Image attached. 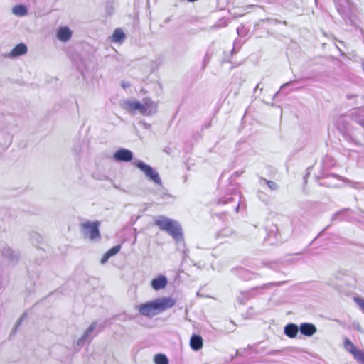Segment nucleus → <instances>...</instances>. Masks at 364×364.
<instances>
[{
    "instance_id": "nucleus-26",
    "label": "nucleus",
    "mask_w": 364,
    "mask_h": 364,
    "mask_svg": "<svg viewBox=\"0 0 364 364\" xmlns=\"http://www.w3.org/2000/svg\"><path fill=\"white\" fill-rule=\"evenodd\" d=\"M351 210L350 208H343L341 210L334 213L331 218L332 221L335 220H342L345 218V215H346L347 213L350 212Z\"/></svg>"
},
{
    "instance_id": "nucleus-51",
    "label": "nucleus",
    "mask_w": 364,
    "mask_h": 364,
    "mask_svg": "<svg viewBox=\"0 0 364 364\" xmlns=\"http://www.w3.org/2000/svg\"><path fill=\"white\" fill-rule=\"evenodd\" d=\"M168 150H169V148H166V149H164V151H165V152H166V153H168V154H169Z\"/></svg>"
},
{
    "instance_id": "nucleus-9",
    "label": "nucleus",
    "mask_w": 364,
    "mask_h": 364,
    "mask_svg": "<svg viewBox=\"0 0 364 364\" xmlns=\"http://www.w3.org/2000/svg\"><path fill=\"white\" fill-rule=\"evenodd\" d=\"M316 178L320 180V181H318V184L321 186H326L328 188L338 187V185L333 181L335 179L343 181V177L337 174L322 175L320 177L316 176Z\"/></svg>"
},
{
    "instance_id": "nucleus-44",
    "label": "nucleus",
    "mask_w": 364,
    "mask_h": 364,
    "mask_svg": "<svg viewBox=\"0 0 364 364\" xmlns=\"http://www.w3.org/2000/svg\"><path fill=\"white\" fill-rule=\"evenodd\" d=\"M77 69L79 70V71L82 73H83V65H82V64H79V65L77 64Z\"/></svg>"
},
{
    "instance_id": "nucleus-31",
    "label": "nucleus",
    "mask_w": 364,
    "mask_h": 364,
    "mask_svg": "<svg viewBox=\"0 0 364 364\" xmlns=\"http://www.w3.org/2000/svg\"><path fill=\"white\" fill-rule=\"evenodd\" d=\"M120 249H121V245H115V246L112 247L111 249H109L107 252L108 253V255L110 257H112V256L115 255L116 254H117L119 252Z\"/></svg>"
},
{
    "instance_id": "nucleus-46",
    "label": "nucleus",
    "mask_w": 364,
    "mask_h": 364,
    "mask_svg": "<svg viewBox=\"0 0 364 364\" xmlns=\"http://www.w3.org/2000/svg\"><path fill=\"white\" fill-rule=\"evenodd\" d=\"M357 95H346V97L348 99V100H350V99H353L354 97H355Z\"/></svg>"
},
{
    "instance_id": "nucleus-48",
    "label": "nucleus",
    "mask_w": 364,
    "mask_h": 364,
    "mask_svg": "<svg viewBox=\"0 0 364 364\" xmlns=\"http://www.w3.org/2000/svg\"><path fill=\"white\" fill-rule=\"evenodd\" d=\"M259 84H257V86L254 89V92L255 93L257 90L259 88Z\"/></svg>"
},
{
    "instance_id": "nucleus-49",
    "label": "nucleus",
    "mask_w": 364,
    "mask_h": 364,
    "mask_svg": "<svg viewBox=\"0 0 364 364\" xmlns=\"http://www.w3.org/2000/svg\"><path fill=\"white\" fill-rule=\"evenodd\" d=\"M208 60H209V58H208V57L206 55V56L205 57V58H204V62H205V63L207 61H208Z\"/></svg>"
},
{
    "instance_id": "nucleus-3",
    "label": "nucleus",
    "mask_w": 364,
    "mask_h": 364,
    "mask_svg": "<svg viewBox=\"0 0 364 364\" xmlns=\"http://www.w3.org/2000/svg\"><path fill=\"white\" fill-rule=\"evenodd\" d=\"M133 164L136 168H138L144 173L146 177L150 181L153 182L156 186H162V181L160 178L159 173L155 169H154L151 166L146 164V163L141 161H134Z\"/></svg>"
},
{
    "instance_id": "nucleus-10",
    "label": "nucleus",
    "mask_w": 364,
    "mask_h": 364,
    "mask_svg": "<svg viewBox=\"0 0 364 364\" xmlns=\"http://www.w3.org/2000/svg\"><path fill=\"white\" fill-rule=\"evenodd\" d=\"M133 155L130 150L120 148L114 154L113 159L118 162H129L133 159Z\"/></svg>"
},
{
    "instance_id": "nucleus-37",
    "label": "nucleus",
    "mask_w": 364,
    "mask_h": 364,
    "mask_svg": "<svg viewBox=\"0 0 364 364\" xmlns=\"http://www.w3.org/2000/svg\"><path fill=\"white\" fill-rule=\"evenodd\" d=\"M247 349H252V353H254V354H259V353H262V350L257 349V348H254V346H248L247 348L244 349V351H246Z\"/></svg>"
},
{
    "instance_id": "nucleus-40",
    "label": "nucleus",
    "mask_w": 364,
    "mask_h": 364,
    "mask_svg": "<svg viewBox=\"0 0 364 364\" xmlns=\"http://www.w3.org/2000/svg\"><path fill=\"white\" fill-rule=\"evenodd\" d=\"M312 169V166H309L307 169H306V173L305 174V176H304V183H306V180H307V178L309 176L310 173H311V171Z\"/></svg>"
},
{
    "instance_id": "nucleus-43",
    "label": "nucleus",
    "mask_w": 364,
    "mask_h": 364,
    "mask_svg": "<svg viewBox=\"0 0 364 364\" xmlns=\"http://www.w3.org/2000/svg\"><path fill=\"white\" fill-rule=\"evenodd\" d=\"M357 361L360 364H364V353L360 355V358H359Z\"/></svg>"
},
{
    "instance_id": "nucleus-23",
    "label": "nucleus",
    "mask_w": 364,
    "mask_h": 364,
    "mask_svg": "<svg viewBox=\"0 0 364 364\" xmlns=\"http://www.w3.org/2000/svg\"><path fill=\"white\" fill-rule=\"evenodd\" d=\"M259 183L261 186H267L268 188L273 191H278L279 186L274 181L267 180L263 177L259 178Z\"/></svg>"
},
{
    "instance_id": "nucleus-2",
    "label": "nucleus",
    "mask_w": 364,
    "mask_h": 364,
    "mask_svg": "<svg viewBox=\"0 0 364 364\" xmlns=\"http://www.w3.org/2000/svg\"><path fill=\"white\" fill-rule=\"evenodd\" d=\"M122 107L132 114L138 111L144 116L152 115L157 110L156 105L149 98H144L142 102L133 99L127 100L124 102Z\"/></svg>"
},
{
    "instance_id": "nucleus-27",
    "label": "nucleus",
    "mask_w": 364,
    "mask_h": 364,
    "mask_svg": "<svg viewBox=\"0 0 364 364\" xmlns=\"http://www.w3.org/2000/svg\"><path fill=\"white\" fill-rule=\"evenodd\" d=\"M12 11L16 16H23L27 14V9L24 5L18 4L13 8Z\"/></svg>"
},
{
    "instance_id": "nucleus-42",
    "label": "nucleus",
    "mask_w": 364,
    "mask_h": 364,
    "mask_svg": "<svg viewBox=\"0 0 364 364\" xmlns=\"http://www.w3.org/2000/svg\"><path fill=\"white\" fill-rule=\"evenodd\" d=\"M140 124L143 125V127L145 128V129H150L151 128V124L144 122V121H141L140 122Z\"/></svg>"
},
{
    "instance_id": "nucleus-8",
    "label": "nucleus",
    "mask_w": 364,
    "mask_h": 364,
    "mask_svg": "<svg viewBox=\"0 0 364 364\" xmlns=\"http://www.w3.org/2000/svg\"><path fill=\"white\" fill-rule=\"evenodd\" d=\"M265 241L269 245H274L282 242V239L277 225H272L267 230Z\"/></svg>"
},
{
    "instance_id": "nucleus-54",
    "label": "nucleus",
    "mask_w": 364,
    "mask_h": 364,
    "mask_svg": "<svg viewBox=\"0 0 364 364\" xmlns=\"http://www.w3.org/2000/svg\"><path fill=\"white\" fill-rule=\"evenodd\" d=\"M237 355H239V351L238 350L236 351L235 356Z\"/></svg>"
},
{
    "instance_id": "nucleus-24",
    "label": "nucleus",
    "mask_w": 364,
    "mask_h": 364,
    "mask_svg": "<svg viewBox=\"0 0 364 364\" xmlns=\"http://www.w3.org/2000/svg\"><path fill=\"white\" fill-rule=\"evenodd\" d=\"M156 195L166 203L173 198L171 194L167 193L166 190H165L162 186L156 191Z\"/></svg>"
},
{
    "instance_id": "nucleus-7",
    "label": "nucleus",
    "mask_w": 364,
    "mask_h": 364,
    "mask_svg": "<svg viewBox=\"0 0 364 364\" xmlns=\"http://www.w3.org/2000/svg\"><path fill=\"white\" fill-rule=\"evenodd\" d=\"M230 191V193H228L227 196H223L219 198L218 204H229L233 203L235 205L232 208L235 210L236 212H238L240 208V202L239 200L241 198L240 193L236 188L229 189Z\"/></svg>"
},
{
    "instance_id": "nucleus-16",
    "label": "nucleus",
    "mask_w": 364,
    "mask_h": 364,
    "mask_svg": "<svg viewBox=\"0 0 364 364\" xmlns=\"http://www.w3.org/2000/svg\"><path fill=\"white\" fill-rule=\"evenodd\" d=\"M27 50L28 48L26 44L19 43L12 49L7 56L11 58H16L26 54Z\"/></svg>"
},
{
    "instance_id": "nucleus-50",
    "label": "nucleus",
    "mask_w": 364,
    "mask_h": 364,
    "mask_svg": "<svg viewBox=\"0 0 364 364\" xmlns=\"http://www.w3.org/2000/svg\"><path fill=\"white\" fill-rule=\"evenodd\" d=\"M241 173H242L235 172V173H234V174H233V175H234V176H240V174H241Z\"/></svg>"
},
{
    "instance_id": "nucleus-33",
    "label": "nucleus",
    "mask_w": 364,
    "mask_h": 364,
    "mask_svg": "<svg viewBox=\"0 0 364 364\" xmlns=\"http://www.w3.org/2000/svg\"><path fill=\"white\" fill-rule=\"evenodd\" d=\"M231 234V230L229 228H224L221 230L218 233V236L219 237H228Z\"/></svg>"
},
{
    "instance_id": "nucleus-39",
    "label": "nucleus",
    "mask_w": 364,
    "mask_h": 364,
    "mask_svg": "<svg viewBox=\"0 0 364 364\" xmlns=\"http://www.w3.org/2000/svg\"><path fill=\"white\" fill-rule=\"evenodd\" d=\"M111 257L108 255L107 252H105L103 255V257H102L100 262L102 264H105L107 262V260L110 258Z\"/></svg>"
},
{
    "instance_id": "nucleus-47",
    "label": "nucleus",
    "mask_w": 364,
    "mask_h": 364,
    "mask_svg": "<svg viewBox=\"0 0 364 364\" xmlns=\"http://www.w3.org/2000/svg\"><path fill=\"white\" fill-rule=\"evenodd\" d=\"M24 315L19 319L18 322L16 324V327L20 325V323L21 322L23 318Z\"/></svg>"
},
{
    "instance_id": "nucleus-11",
    "label": "nucleus",
    "mask_w": 364,
    "mask_h": 364,
    "mask_svg": "<svg viewBox=\"0 0 364 364\" xmlns=\"http://www.w3.org/2000/svg\"><path fill=\"white\" fill-rule=\"evenodd\" d=\"M232 272L235 274L240 279L249 281L256 278L258 274L254 273L244 267H236L232 269Z\"/></svg>"
},
{
    "instance_id": "nucleus-55",
    "label": "nucleus",
    "mask_w": 364,
    "mask_h": 364,
    "mask_svg": "<svg viewBox=\"0 0 364 364\" xmlns=\"http://www.w3.org/2000/svg\"><path fill=\"white\" fill-rule=\"evenodd\" d=\"M279 91H278L277 92H276V94L274 95V97L277 96L278 94H279Z\"/></svg>"
},
{
    "instance_id": "nucleus-28",
    "label": "nucleus",
    "mask_w": 364,
    "mask_h": 364,
    "mask_svg": "<svg viewBox=\"0 0 364 364\" xmlns=\"http://www.w3.org/2000/svg\"><path fill=\"white\" fill-rule=\"evenodd\" d=\"M154 361L155 364H169L167 356L162 353H158L154 356Z\"/></svg>"
},
{
    "instance_id": "nucleus-5",
    "label": "nucleus",
    "mask_w": 364,
    "mask_h": 364,
    "mask_svg": "<svg viewBox=\"0 0 364 364\" xmlns=\"http://www.w3.org/2000/svg\"><path fill=\"white\" fill-rule=\"evenodd\" d=\"M285 283H286V282H269V283L264 284L261 286H257V287H253L249 290H247V291H245L242 292L244 293L245 296L246 297V299L248 301L259 294H263V292L265 290L271 289L274 287L281 286Z\"/></svg>"
},
{
    "instance_id": "nucleus-6",
    "label": "nucleus",
    "mask_w": 364,
    "mask_h": 364,
    "mask_svg": "<svg viewBox=\"0 0 364 364\" xmlns=\"http://www.w3.org/2000/svg\"><path fill=\"white\" fill-rule=\"evenodd\" d=\"M338 12L344 20L353 22L352 16L354 12V6L350 0H343L336 4Z\"/></svg>"
},
{
    "instance_id": "nucleus-53",
    "label": "nucleus",
    "mask_w": 364,
    "mask_h": 364,
    "mask_svg": "<svg viewBox=\"0 0 364 364\" xmlns=\"http://www.w3.org/2000/svg\"><path fill=\"white\" fill-rule=\"evenodd\" d=\"M237 32L238 34H240V28H237Z\"/></svg>"
},
{
    "instance_id": "nucleus-22",
    "label": "nucleus",
    "mask_w": 364,
    "mask_h": 364,
    "mask_svg": "<svg viewBox=\"0 0 364 364\" xmlns=\"http://www.w3.org/2000/svg\"><path fill=\"white\" fill-rule=\"evenodd\" d=\"M2 255L6 258L10 263H14L18 259V254L9 247H4L2 250Z\"/></svg>"
},
{
    "instance_id": "nucleus-15",
    "label": "nucleus",
    "mask_w": 364,
    "mask_h": 364,
    "mask_svg": "<svg viewBox=\"0 0 364 364\" xmlns=\"http://www.w3.org/2000/svg\"><path fill=\"white\" fill-rule=\"evenodd\" d=\"M299 330L302 335L310 337L316 332V327L311 323H302L299 327Z\"/></svg>"
},
{
    "instance_id": "nucleus-32",
    "label": "nucleus",
    "mask_w": 364,
    "mask_h": 364,
    "mask_svg": "<svg viewBox=\"0 0 364 364\" xmlns=\"http://www.w3.org/2000/svg\"><path fill=\"white\" fill-rule=\"evenodd\" d=\"M105 10H106V13L108 15H112L114 13V8L112 2H107L106 3Z\"/></svg>"
},
{
    "instance_id": "nucleus-18",
    "label": "nucleus",
    "mask_w": 364,
    "mask_h": 364,
    "mask_svg": "<svg viewBox=\"0 0 364 364\" xmlns=\"http://www.w3.org/2000/svg\"><path fill=\"white\" fill-rule=\"evenodd\" d=\"M72 31L68 27H60L57 32V38L62 42H66L70 39Z\"/></svg>"
},
{
    "instance_id": "nucleus-21",
    "label": "nucleus",
    "mask_w": 364,
    "mask_h": 364,
    "mask_svg": "<svg viewBox=\"0 0 364 364\" xmlns=\"http://www.w3.org/2000/svg\"><path fill=\"white\" fill-rule=\"evenodd\" d=\"M173 220L168 218L165 216H159L157 220L155 221V224L159 226L161 230L166 231L171 226V223Z\"/></svg>"
},
{
    "instance_id": "nucleus-25",
    "label": "nucleus",
    "mask_w": 364,
    "mask_h": 364,
    "mask_svg": "<svg viewBox=\"0 0 364 364\" xmlns=\"http://www.w3.org/2000/svg\"><path fill=\"white\" fill-rule=\"evenodd\" d=\"M125 38V34L124 31L120 29L117 28L114 30L112 37V41L114 43H119L122 42Z\"/></svg>"
},
{
    "instance_id": "nucleus-35",
    "label": "nucleus",
    "mask_w": 364,
    "mask_h": 364,
    "mask_svg": "<svg viewBox=\"0 0 364 364\" xmlns=\"http://www.w3.org/2000/svg\"><path fill=\"white\" fill-rule=\"evenodd\" d=\"M237 301L240 304H245L247 301V299L245 296L244 293L242 291H241L240 295L237 296Z\"/></svg>"
},
{
    "instance_id": "nucleus-20",
    "label": "nucleus",
    "mask_w": 364,
    "mask_h": 364,
    "mask_svg": "<svg viewBox=\"0 0 364 364\" xmlns=\"http://www.w3.org/2000/svg\"><path fill=\"white\" fill-rule=\"evenodd\" d=\"M190 346L191 348L195 351L200 350L203 347L202 337L200 335L193 334L190 339Z\"/></svg>"
},
{
    "instance_id": "nucleus-52",
    "label": "nucleus",
    "mask_w": 364,
    "mask_h": 364,
    "mask_svg": "<svg viewBox=\"0 0 364 364\" xmlns=\"http://www.w3.org/2000/svg\"><path fill=\"white\" fill-rule=\"evenodd\" d=\"M275 352H276V351H274V352L269 353V355H274Z\"/></svg>"
},
{
    "instance_id": "nucleus-14",
    "label": "nucleus",
    "mask_w": 364,
    "mask_h": 364,
    "mask_svg": "<svg viewBox=\"0 0 364 364\" xmlns=\"http://www.w3.org/2000/svg\"><path fill=\"white\" fill-rule=\"evenodd\" d=\"M97 326L96 322H92L89 328L85 331L83 336L77 341V345L82 347L87 341H90L93 336L92 333Z\"/></svg>"
},
{
    "instance_id": "nucleus-41",
    "label": "nucleus",
    "mask_w": 364,
    "mask_h": 364,
    "mask_svg": "<svg viewBox=\"0 0 364 364\" xmlns=\"http://www.w3.org/2000/svg\"><path fill=\"white\" fill-rule=\"evenodd\" d=\"M121 85L124 89H127L131 86V84L128 81H122Z\"/></svg>"
},
{
    "instance_id": "nucleus-1",
    "label": "nucleus",
    "mask_w": 364,
    "mask_h": 364,
    "mask_svg": "<svg viewBox=\"0 0 364 364\" xmlns=\"http://www.w3.org/2000/svg\"><path fill=\"white\" fill-rule=\"evenodd\" d=\"M176 301L171 297H161L139 306L140 314L152 317L169 308L173 307Z\"/></svg>"
},
{
    "instance_id": "nucleus-13",
    "label": "nucleus",
    "mask_w": 364,
    "mask_h": 364,
    "mask_svg": "<svg viewBox=\"0 0 364 364\" xmlns=\"http://www.w3.org/2000/svg\"><path fill=\"white\" fill-rule=\"evenodd\" d=\"M344 348L348 352L353 355L356 360L360 358V355L364 353V350H358L351 341L347 338L344 340Z\"/></svg>"
},
{
    "instance_id": "nucleus-56",
    "label": "nucleus",
    "mask_w": 364,
    "mask_h": 364,
    "mask_svg": "<svg viewBox=\"0 0 364 364\" xmlns=\"http://www.w3.org/2000/svg\"><path fill=\"white\" fill-rule=\"evenodd\" d=\"M314 1H315L316 4H317V0H314Z\"/></svg>"
},
{
    "instance_id": "nucleus-19",
    "label": "nucleus",
    "mask_w": 364,
    "mask_h": 364,
    "mask_svg": "<svg viewBox=\"0 0 364 364\" xmlns=\"http://www.w3.org/2000/svg\"><path fill=\"white\" fill-rule=\"evenodd\" d=\"M167 279L165 276L161 275L154 278L151 281V287L154 290H159L164 289L167 284Z\"/></svg>"
},
{
    "instance_id": "nucleus-4",
    "label": "nucleus",
    "mask_w": 364,
    "mask_h": 364,
    "mask_svg": "<svg viewBox=\"0 0 364 364\" xmlns=\"http://www.w3.org/2000/svg\"><path fill=\"white\" fill-rule=\"evenodd\" d=\"M100 222L86 221L81 224V231L85 237L90 240L100 239V232L99 230Z\"/></svg>"
},
{
    "instance_id": "nucleus-38",
    "label": "nucleus",
    "mask_w": 364,
    "mask_h": 364,
    "mask_svg": "<svg viewBox=\"0 0 364 364\" xmlns=\"http://www.w3.org/2000/svg\"><path fill=\"white\" fill-rule=\"evenodd\" d=\"M296 82V80H294V81H293V80H291V81H289V82H286V83L283 84V85L280 87V90H279V91L283 90L285 87H289V86H291V85H292L295 84Z\"/></svg>"
},
{
    "instance_id": "nucleus-12",
    "label": "nucleus",
    "mask_w": 364,
    "mask_h": 364,
    "mask_svg": "<svg viewBox=\"0 0 364 364\" xmlns=\"http://www.w3.org/2000/svg\"><path fill=\"white\" fill-rule=\"evenodd\" d=\"M166 232L171 235L176 241H180L183 237L182 228L180 224L176 220L171 223L170 228L167 229Z\"/></svg>"
},
{
    "instance_id": "nucleus-36",
    "label": "nucleus",
    "mask_w": 364,
    "mask_h": 364,
    "mask_svg": "<svg viewBox=\"0 0 364 364\" xmlns=\"http://www.w3.org/2000/svg\"><path fill=\"white\" fill-rule=\"evenodd\" d=\"M241 46V44L240 43V41L236 39L235 41H234V46H233V48L232 50V54H235L237 52V48H240Z\"/></svg>"
},
{
    "instance_id": "nucleus-45",
    "label": "nucleus",
    "mask_w": 364,
    "mask_h": 364,
    "mask_svg": "<svg viewBox=\"0 0 364 364\" xmlns=\"http://www.w3.org/2000/svg\"><path fill=\"white\" fill-rule=\"evenodd\" d=\"M358 123L363 127L364 130V119H360L358 121Z\"/></svg>"
},
{
    "instance_id": "nucleus-17",
    "label": "nucleus",
    "mask_w": 364,
    "mask_h": 364,
    "mask_svg": "<svg viewBox=\"0 0 364 364\" xmlns=\"http://www.w3.org/2000/svg\"><path fill=\"white\" fill-rule=\"evenodd\" d=\"M299 327L296 324L293 323H289L284 326V333L290 338H296L298 332Z\"/></svg>"
},
{
    "instance_id": "nucleus-30",
    "label": "nucleus",
    "mask_w": 364,
    "mask_h": 364,
    "mask_svg": "<svg viewBox=\"0 0 364 364\" xmlns=\"http://www.w3.org/2000/svg\"><path fill=\"white\" fill-rule=\"evenodd\" d=\"M343 181L347 183L351 187L355 189H364V185L361 182L352 181L348 178L343 177Z\"/></svg>"
},
{
    "instance_id": "nucleus-34",
    "label": "nucleus",
    "mask_w": 364,
    "mask_h": 364,
    "mask_svg": "<svg viewBox=\"0 0 364 364\" xmlns=\"http://www.w3.org/2000/svg\"><path fill=\"white\" fill-rule=\"evenodd\" d=\"M354 301L359 306L361 311L364 314V300L359 297H355Z\"/></svg>"
},
{
    "instance_id": "nucleus-29",
    "label": "nucleus",
    "mask_w": 364,
    "mask_h": 364,
    "mask_svg": "<svg viewBox=\"0 0 364 364\" xmlns=\"http://www.w3.org/2000/svg\"><path fill=\"white\" fill-rule=\"evenodd\" d=\"M257 196L259 200L266 205L270 202L269 196L262 191L259 190L257 193Z\"/></svg>"
}]
</instances>
